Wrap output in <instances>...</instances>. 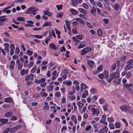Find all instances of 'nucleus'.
Returning a JSON list of instances; mask_svg holds the SVG:
<instances>
[{"label":"nucleus","instance_id":"f257e3e1","mask_svg":"<svg viewBox=\"0 0 133 133\" xmlns=\"http://www.w3.org/2000/svg\"><path fill=\"white\" fill-rule=\"evenodd\" d=\"M95 106V105H89L88 107V109L91 111L92 115H96V116H98L100 114V111L98 109H96L95 108L94 106Z\"/></svg>","mask_w":133,"mask_h":133},{"label":"nucleus","instance_id":"f03ea898","mask_svg":"<svg viewBox=\"0 0 133 133\" xmlns=\"http://www.w3.org/2000/svg\"><path fill=\"white\" fill-rule=\"evenodd\" d=\"M37 10H38L36 8L34 7L30 8L26 11V13L28 14H33L34 15H35L36 14L35 12Z\"/></svg>","mask_w":133,"mask_h":133},{"label":"nucleus","instance_id":"7ed1b4c3","mask_svg":"<svg viewBox=\"0 0 133 133\" xmlns=\"http://www.w3.org/2000/svg\"><path fill=\"white\" fill-rule=\"evenodd\" d=\"M119 108L122 111L125 112L127 111H129L130 107L129 106L127 107L126 105H124L121 106Z\"/></svg>","mask_w":133,"mask_h":133},{"label":"nucleus","instance_id":"20e7f679","mask_svg":"<svg viewBox=\"0 0 133 133\" xmlns=\"http://www.w3.org/2000/svg\"><path fill=\"white\" fill-rule=\"evenodd\" d=\"M21 126L20 125H16L10 129V132L13 133L20 129L21 128Z\"/></svg>","mask_w":133,"mask_h":133},{"label":"nucleus","instance_id":"39448f33","mask_svg":"<svg viewBox=\"0 0 133 133\" xmlns=\"http://www.w3.org/2000/svg\"><path fill=\"white\" fill-rule=\"evenodd\" d=\"M91 50V49L90 48L87 47L82 50L81 54L82 55L85 54L86 53L88 52Z\"/></svg>","mask_w":133,"mask_h":133},{"label":"nucleus","instance_id":"423d86ee","mask_svg":"<svg viewBox=\"0 0 133 133\" xmlns=\"http://www.w3.org/2000/svg\"><path fill=\"white\" fill-rule=\"evenodd\" d=\"M87 64L91 68H92L94 65V62L93 61L90 60H88L87 61Z\"/></svg>","mask_w":133,"mask_h":133},{"label":"nucleus","instance_id":"0eeeda50","mask_svg":"<svg viewBox=\"0 0 133 133\" xmlns=\"http://www.w3.org/2000/svg\"><path fill=\"white\" fill-rule=\"evenodd\" d=\"M45 82V79L44 78H42L41 79H36L35 80V82L37 83H42L43 82Z\"/></svg>","mask_w":133,"mask_h":133},{"label":"nucleus","instance_id":"6e6552de","mask_svg":"<svg viewBox=\"0 0 133 133\" xmlns=\"http://www.w3.org/2000/svg\"><path fill=\"white\" fill-rule=\"evenodd\" d=\"M57 73V72L56 70H55L53 72L52 74V80H55L56 78L58 76V74L56 75Z\"/></svg>","mask_w":133,"mask_h":133},{"label":"nucleus","instance_id":"1a4fd4ad","mask_svg":"<svg viewBox=\"0 0 133 133\" xmlns=\"http://www.w3.org/2000/svg\"><path fill=\"white\" fill-rule=\"evenodd\" d=\"M110 74H113V78H117L119 77V71L117 72V70L115 73L112 72Z\"/></svg>","mask_w":133,"mask_h":133},{"label":"nucleus","instance_id":"9d476101","mask_svg":"<svg viewBox=\"0 0 133 133\" xmlns=\"http://www.w3.org/2000/svg\"><path fill=\"white\" fill-rule=\"evenodd\" d=\"M88 88V87L84 83H82L81 85V90L82 91Z\"/></svg>","mask_w":133,"mask_h":133},{"label":"nucleus","instance_id":"9b49d317","mask_svg":"<svg viewBox=\"0 0 133 133\" xmlns=\"http://www.w3.org/2000/svg\"><path fill=\"white\" fill-rule=\"evenodd\" d=\"M133 66V64H128L127 65L125 66L124 68V69L125 70H127L131 69Z\"/></svg>","mask_w":133,"mask_h":133},{"label":"nucleus","instance_id":"f8f14e48","mask_svg":"<svg viewBox=\"0 0 133 133\" xmlns=\"http://www.w3.org/2000/svg\"><path fill=\"white\" fill-rule=\"evenodd\" d=\"M70 11L73 15H76L78 13V11L73 9H70Z\"/></svg>","mask_w":133,"mask_h":133},{"label":"nucleus","instance_id":"ddd939ff","mask_svg":"<svg viewBox=\"0 0 133 133\" xmlns=\"http://www.w3.org/2000/svg\"><path fill=\"white\" fill-rule=\"evenodd\" d=\"M63 83L64 84H66L68 86H70L71 85L72 82L70 81H68L66 80L63 81Z\"/></svg>","mask_w":133,"mask_h":133},{"label":"nucleus","instance_id":"4468645a","mask_svg":"<svg viewBox=\"0 0 133 133\" xmlns=\"http://www.w3.org/2000/svg\"><path fill=\"white\" fill-rule=\"evenodd\" d=\"M78 10L80 12L82 13L83 14L86 15L87 12L85 9L82 8H79L78 9Z\"/></svg>","mask_w":133,"mask_h":133},{"label":"nucleus","instance_id":"2eb2a0df","mask_svg":"<svg viewBox=\"0 0 133 133\" xmlns=\"http://www.w3.org/2000/svg\"><path fill=\"white\" fill-rule=\"evenodd\" d=\"M51 23L50 22H45L44 23V24L42 26L43 27H44L45 26H51Z\"/></svg>","mask_w":133,"mask_h":133},{"label":"nucleus","instance_id":"dca6fc26","mask_svg":"<svg viewBox=\"0 0 133 133\" xmlns=\"http://www.w3.org/2000/svg\"><path fill=\"white\" fill-rule=\"evenodd\" d=\"M49 46L50 48L52 49L56 50V46L53 43H50Z\"/></svg>","mask_w":133,"mask_h":133},{"label":"nucleus","instance_id":"f3484780","mask_svg":"<svg viewBox=\"0 0 133 133\" xmlns=\"http://www.w3.org/2000/svg\"><path fill=\"white\" fill-rule=\"evenodd\" d=\"M113 74H110V78L108 79V82L110 83L111 82V81L114 78Z\"/></svg>","mask_w":133,"mask_h":133},{"label":"nucleus","instance_id":"a211bd4d","mask_svg":"<svg viewBox=\"0 0 133 133\" xmlns=\"http://www.w3.org/2000/svg\"><path fill=\"white\" fill-rule=\"evenodd\" d=\"M103 75H104L105 78L107 79L109 77V72L108 71H105L103 73Z\"/></svg>","mask_w":133,"mask_h":133},{"label":"nucleus","instance_id":"6ab92c4d","mask_svg":"<svg viewBox=\"0 0 133 133\" xmlns=\"http://www.w3.org/2000/svg\"><path fill=\"white\" fill-rule=\"evenodd\" d=\"M108 105L107 103L103 105V108L105 111H106L108 110Z\"/></svg>","mask_w":133,"mask_h":133},{"label":"nucleus","instance_id":"aec40b11","mask_svg":"<svg viewBox=\"0 0 133 133\" xmlns=\"http://www.w3.org/2000/svg\"><path fill=\"white\" fill-rule=\"evenodd\" d=\"M44 14L45 15H48L49 16H51L53 15V14L52 13L49 12L47 11H45Z\"/></svg>","mask_w":133,"mask_h":133},{"label":"nucleus","instance_id":"412c9836","mask_svg":"<svg viewBox=\"0 0 133 133\" xmlns=\"http://www.w3.org/2000/svg\"><path fill=\"white\" fill-rule=\"evenodd\" d=\"M16 20L19 21H24V18L23 17L19 16L17 18Z\"/></svg>","mask_w":133,"mask_h":133},{"label":"nucleus","instance_id":"4be33fe9","mask_svg":"<svg viewBox=\"0 0 133 133\" xmlns=\"http://www.w3.org/2000/svg\"><path fill=\"white\" fill-rule=\"evenodd\" d=\"M12 115V113L11 111L7 112L5 114V115L7 117H9Z\"/></svg>","mask_w":133,"mask_h":133},{"label":"nucleus","instance_id":"5701e85b","mask_svg":"<svg viewBox=\"0 0 133 133\" xmlns=\"http://www.w3.org/2000/svg\"><path fill=\"white\" fill-rule=\"evenodd\" d=\"M91 13L94 14L96 12V8L94 7H92L91 8Z\"/></svg>","mask_w":133,"mask_h":133},{"label":"nucleus","instance_id":"b1692460","mask_svg":"<svg viewBox=\"0 0 133 133\" xmlns=\"http://www.w3.org/2000/svg\"><path fill=\"white\" fill-rule=\"evenodd\" d=\"M8 119H6L1 118L0 119V122L2 123H5L8 121Z\"/></svg>","mask_w":133,"mask_h":133},{"label":"nucleus","instance_id":"393cba45","mask_svg":"<svg viewBox=\"0 0 133 133\" xmlns=\"http://www.w3.org/2000/svg\"><path fill=\"white\" fill-rule=\"evenodd\" d=\"M75 19L76 20V21H78L81 23L83 24L84 23V21L80 18H75Z\"/></svg>","mask_w":133,"mask_h":133},{"label":"nucleus","instance_id":"a878e982","mask_svg":"<svg viewBox=\"0 0 133 133\" xmlns=\"http://www.w3.org/2000/svg\"><path fill=\"white\" fill-rule=\"evenodd\" d=\"M77 105L79 107V108H81L84 106V104L83 103H81L80 102L78 101L77 102Z\"/></svg>","mask_w":133,"mask_h":133},{"label":"nucleus","instance_id":"bb28decb","mask_svg":"<svg viewBox=\"0 0 133 133\" xmlns=\"http://www.w3.org/2000/svg\"><path fill=\"white\" fill-rule=\"evenodd\" d=\"M40 94L42 97H46L48 95L47 93L45 92H40Z\"/></svg>","mask_w":133,"mask_h":133},{"label":"nucleus","instance_id":"cd10ccee","mask_svg":"<svg viewBox=\"0 0 133 133\" xmlns=\"http://www.w3.org/2000/svg\"><path fill=\"white\" fill-rule=\"evenodd\" d=\"M85 42H83L82 44H81L80 45H79L78 46V48L79 49H80L82 48H83L84 46H85Z\"/></svg>","mask_w":133,"mask_h":133},{"label":"nucleus","instance_id":"c85d7f7f","mask_svg":"<svg viewBox=\"0 0 133 133\" xmlns=\"http://www.w3.org/2000/svg\"><path fill=\"white\" fill-rule=\"evenodd\" d=\"M113 8L116 10H117L119 8V5L117 4H116L113 6Z\"/></svg>","mask_w":133,"mask_h":133},{"label":"nucleus","instance_id":"c756f323","mask_svg":"<svg viewBox=\"0 0 133 133\" xmlns=\"http://www.w3.org/2000/svg\"><path fill=\"white\" fill-rule=\"evenodd\" d=\"M96 4L97 6L99 8H102L103 5L101 3L99 2H97L96 3Z\"/></svg>","mask_w":133,"mask_h":133},{"label":"nucleus","instance_id":"7c9ffc66","mask_svg":"<svg viewBox=\"0 0 133 133\" xmlns=\"http://www.w3.org/2000/svg\"><path fill=\"white\" fill-rule=\"evenodd\" d=\"M116 68V63H113L111 66V70H114Z\"/></svg>","mask_w":133,"mask_h":133},{"label":"nucleus","instance_id":"2f4dec72","mask_svg":"<svg viewBox=\"0 0 133 133\" xmlns=\"http://www.w3.org/2000/svg\"><path fill=\"white\" fill-rule=\"evenodd\" d=\"M54 88V86L52 85L49 86L47 88V90L49 91H52Z\"/></svg>","mask_w":133,"mask_h":133},{"label":"nucleus","instance_id":"473e14b6","mask_svg":"<svg viewBox=\"0 0 133 133\" xmlns=\"http://www.w3.org/2000/svg\"><path fill=\"white\" fill-rule=\"evenodd\" d=\"M115 126L116 128H119L120 127V124L119 123L117 122L115 123Z\"/></svg>","mask_w":133,"mask_h":133},{"label":"nucleus","instance_id":"72a5a7b5","mask_svg":"<svg viewBox=\"0 0 133 133\" xmlns=\"http://www.w3.org/2000/svg\"><path fill=\"white\" fill-rule=\"evenodd\" d=\"M108 119L109 122H112L114 121V119L112 116L110 117H108Z\"/></svg>","mask_w":133,"mask_h":133},{"label":"nucleus","instance_id":"f704fd0d","mask_svg":"<svg viewBox=\"0 0 133 133\" xmlns=\"http://www.w3.org/2000/svg\"><path fill=\"white\" fill-rule=\"evenodd\" d=\"M102 67L103 66L102 65H100L97 68V71L98 72H99L102 70Z\"/></svg>","mask_w":133,"mask_h":133},{"label":"nucleus","instance_id":"c9c22d12","mask_svg":"<svg viewBox=\"0 0 133 133\" xmlns=\"http://www.w3.org/2000/svg\"><path fill=\"white\" fill-rule=\"evenodd\" d=\"M37 66L36 65L34 66L33 68L31 69V73H34L36 71L37 69Z\"/></svg>","mask_w":133,"mask_h":133},{"label":"nucleus","instance_id":"e433bc0d","mask_svg":"<svg viewBox=\"0 0 133 133\" xmlns=\"http://www.w3.org/2000/svg\"><path fill=\"white\" fill-rule=\"evenodd\" d=\"M71 1L73 6H75L77 4L76 0H71Z\"/></svg>","mask_w":133,"mask_h":133},{"label":"nucleus","instance_id":"4c0bfd02","mask_svg":"<svg viewBox=\"0 0 133 133\" xmlns=\"http://www.w3.org/2000/svg\"><path fill=\"white\" fill-rule=\"evenodd\" d=\"M99 102L100 104H102L104 102L105 100L103 98H101L99 100Z\"/></svg>","mask_w":133,"mask_h":133},{"label":"nucleus","instance_id":"58836bf2","mask_svg":"<svg viewBox=\"0 0 133 133\" xmlns=\"http://www.w3.org/2000/svg\"><path fill=\"white\" fill-rule=\"evenodd\" d=\"M82 6L85 9H87L89 7L88 5L85 3H84L82 4Z\"/></svg>","mask_w":133,"mask_h":133},{"label":"nucleus","instance_id":"ea45409f","mask_svg":"<svg viewBox=\"0 0 133 133\" xmlns=\"http://www.w3.org/2000/svg\"><path fill=\"white\" fill-rule=\"evenodd\" d=\"M11 99L9 98H6L4 100V101L6 102H11Z\"/></svg>","mask_w":133,"mask_h":133},{"label":"nucleus","instance_id":"a19ab883","mask_svg":"<svg viewBox=\"0 0 133 133\" xmlns=\"http://www.w3.org/2000/svg\"><path fill=\"white\" fill-rule=\"evenodd\" d=\"M102 129L103 131V132L104 133H106L108 131V128L107 127H105Z\"/></svg>","mask_w":133,"mask_h":133},{"label":"nucleus","instance_id":"79ce46f5","mask_svg":"<svg viewBox=\"0 0 133 133\" xmlns=\"http://www.w3.org/2000/svg\"><path fill=\"white\" fill-rule=\"evenodd\" d=\"M109 126L110 129H115L114 126L112 123L110 124Z\"/></svg>","mask_w":133,"mask_h":133},{"label":"nucleus","instance_id":"37998d69","mask_svg":"<svg viewBox=\"0 0 133 133\" xmlns=\"http://www.w3.org/2000/svg\"><path fill=\"white\" fill-rule=\"evenodd\" d=\"M98 35L99 36H101L102 34V31L101 29H99L97 31Z\"/></svg>","mask_w":133,"mask_h":133},{"label":"nucleus","instance_id":"c03bdc74","mask_svg":"<svg viewBox=\"0 0 133 133\" xmlns=\"http://www.w3.org/2000/svg\"><path fill=\"white\" fill-rule=\"evenodd\" d=\"M46 85V83L45 82L42 83L41 84V86L43 88L45 87Z\"/></svg>","mask_w":133,"mask_h":133},{"label":"nucleus","instance_id":"a18cd8bd","mask_svg":"<svg viewBox=\"0 0 133 133\" xmlns=\"http://www.w3.org/2000/svg\"><path fill=\"white\" fill-rule=\"evenodd\" d=\"M90 92L92 94H94L97 92V91L96 89H92L91 90Z\"/></svg>","mask_w":133,"mask_h":133},{"label":"nucleus","instance_id":"49530a36","mask_svg":"<svg viewBox=\"0 0 133 133\" xmlns=\"http://www.w3.org/2000/svg\"><path fill=\"white\" fill-rule=\"evenodd\" d=\"M27 54L29 56L31 55L32 53V52L30 50H27L26 52Z\"/></svg>","mask_w":133,"mask_h":133},{"label":"nucleus","instance_id":"de8ad7c7","mask_svg":"<svg viewBox=\"0 0 133 133\" xmlns=\"http://www.w3.org/2000/svg\"><path fill=\"white\" fill-rule=\"evenodd\" d=\"M90 2L93 6H95L96 5V3L94 0H90Z\"/></svg>","mask_w":133,"mask_h":133},{"label":"nucleus","instance_id":"09e8293b","mask_svg":"<svg viewBox=\"0 0 133 133\" xmlns=\"http://www.w3.org/2000/svg\"><path fill=\"white\" fill-rule=\"evenodd\" d=\"M56 6L58 10H59L60 9H62V6L61 5H56Z\"/></svg>","mask_w":133,"mask_h":133},{"label":"nucleus","instance_id":"8fccbe9b","mask_svg":"<svg viewBox=\"0 0 133 133\" xmlns=\"http://www.w3.org/2000/svg\"><path fill=\"white\" fill-rule=\"evenodd\" d=\"M25 73V70L24 69H23L20 72L21 75L22 76H23Z\"/></svg>","mask_w":133,"mask_h":133},{"label":"nucleus","instance_id":"3c124183","mask_svg":"<svg viewBox=\"0 0 133 133\" xmlns=\"http://www.w3.org/2000/svg\"><path fill=\"white\" fill-rule=\"evenodd\" d=\"M23 64L22 63H20L18 64V69L19 70H21Z\"/></svg>","mask_w":133,"mask_h":133},{"label":"nucleus","instance_id":"603ef678","mask_svg":"<svg viewBox=\"0 0 133 133\" xmlns=\"http://www.w3.org/2000/svg\"><path fill=\"white\" fill-rule=\"evenodd\" d=\"M61 94L59 92L57 91L56 92L55 95L58 98H59L61 96Z\"/></svg>","mask_w":133,"mask_h":133},{"label":"nucleus","instance_id":"864d4df0","mask_svg":"<svg viewBox=\"0 0 133 133\" xmlns=\"http://www.w3.org/2000/svg\"><path fill=\"white\" fill-rule=\"evenodd\" d=\"M86 24L90 28H92V26L91 25V24L88 22H87Z\"/></svg>","mask_w":133,"mask_h":133},{"label":"nucleus","instance_id":"5fc2aeb1","mask_svg":"<svg viewBox=\"0 0 133 133\" xmlns=\"http://www.w3.org/2000/svg\"><path fill=\"white\" fill-rule=\"evenodd\" d=\"M98 77L101 79H102L104 77V75L103 74H101L98 75Z\"/></svg>","mask_w":133,"mask_h":133},{"label":"nucleus","instance_id":"6e6d98bb","mask_svg":"<svg viewBox=\"0 0 133 133\" xmlns=\"http://www.w3.org/2000/svg\"><path fill=\"white\" fill-rule=\"evenodd\" d=\"M35 37L38 38H43V36L42 35H36L35 36Z\"/></svg>","mask_w":133,"mask_h":133},{"label":"nucleus","instance_id":"4d7b16f0","mask_svg":"<svg viewBox=\"0 0 133 133\" xmlns=\"http://www.w3.org/2000/svg\"><path fill=\"white\" fill-rule=\"evenodd\" d=\"M133 63V59H130L127 62V64H132V63Z\"/></svg>","mask_w":133,"mask_h":133},{"label":"nucleus","instance_id":"13d9d810","mask_svg":"<svg viewBox=\"0 0 133 133\" xmlns=\"http://www.w3.org/2000/svg\"><path fill=\"white\" fill-rule=\"evenodd\" d=\"M91 127L90 125H89L86 127L85 129L86 131H89L91 129Z\"/></svg>","mask_w":133,"mask_h":133},{"label":"nucleus","instance_id":"bf43d9fd","mask_svg":"<svg viewBox=\"0 0 133 133\" xmlns=\"http://www.w3.org/2000/svg\"><path fill=\"white\" fill-rule=\"evenodd\" d=\"M67 129V128L66 126H63L62 129L61 131V132L64 131V132H65V131H64V130H66Z\"/></svg>","mask_w":133,"mask_h":133},{"label":"nucleus","instance_id":"052dcab7","mask_svg":"<svg viewBox=\"0 0 133 133\" xmlns=\"http://www.w3.org/2000/svg\"><path fill=\"white\" fill-rule=\"evenodd\" d=\"M17 119V117L15 116H13L10 118V119L11 120H15Z\"/></svg>","mask_w":133,"mask_h":133},{"label":"nucleus","instance_id":"680f3d73","mask_svg":"<svg viewBox=\"0 0 133 133\" xmlns=\"http://www.w3.org/2000/svg\"><path fill=\"white\" fill-rule=\"evenodd\" d=\"M69 97L70 98V99L72 100H74L76 98L75 96L73 95L72 96H69Z\"/></svg>","mask_w":133,"mask_h":133},{"label":"nucleus","instance_id":"e2e57ef3","mask_svg":"<svg viewBox=\"0 0 133 133\" xmlns=\"http://www.w3.org/2000/svg\"><path fill=\"white\" fill-rule=\"evenodd\" d=\"M72 39L76 42H79V41L78 40L76 37H73L72 38Z\"/></svg>","mask_w":133,"mask_h":133},{"label":"nucleus","instance_id":"0e129e2a","mask_svg":"<svg viewBox=\"0 0 133 133\" xmlns=\"http://www.w3.org/2000/svg\"><path fill=\"white\" fill-rule=\"evenodd\" d=\"M77 37L78 39L80 40L82 39L83 38V37L82 35H78L77 36Z\"/></svg>","mask_w":133,"mask_h":133},{"label":"nucleus","instance_id":"69168bd1","mask_svg":"<svg viewBox=\"0 0 133 133\" xmlns=\"http://www.w3.org/2000/svg\"><path fill=\"white\" fill-rule=\"evenodd\" d=\"M72 32L74 33L75 34H77V32L76 30V28H75L74 29L72 30Z\"/></svg>","mask_w":133,"mask_h":133},{"label":"nucleus","instance_id":"338daca9","mask_svg":"<svg viewBox=\"0 0 133 133\" xmlns=\"http://www.w3.org/2000/svg\"><path fill=\"white\" fill-rule=\"evenodd\" d=\"M10 49H14L15 47L14 45V44H12L10 45Z\"/></svg>","mask_w":133,"mask_h":133},{"label":"nucleus","instance_id":"774afa93","mask_svg":"<svg viewBox=\"0 0 133 133\" xmlns=\"http://www.w3.org/2000/svg\"><path fill=\"white\" fill-rule=\"evenodd\" d=\"M63 13L62 12H61L57 15V17H60L61 18V17L63 16Z\"/></svg>","mask_w":133,"mask_h":133}]
</instances>
